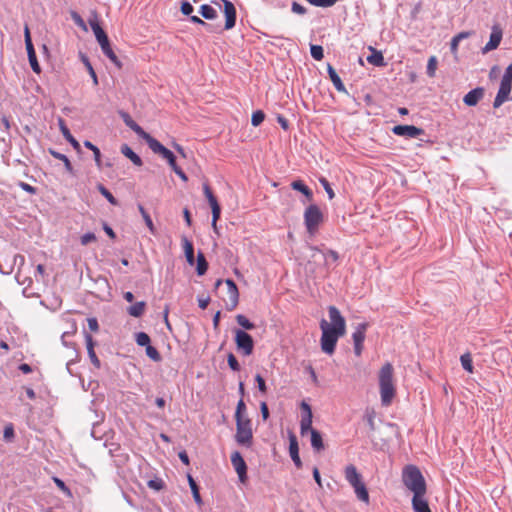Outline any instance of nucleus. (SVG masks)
<instances>
[{"label": "nucleus", "instance_id": "nucleus-1", "mask_svg": "<svg viewBox=\"0 0 512 512\" xmlns=\"http://www.w3.org/2000/svg\"><path fill=\"white\" fill-rule=\"evenodd\" d=\"M330 323L325 319L320 322L322 331L321 349L326 354H333L337 341L346 333V322L340 311L335 306L328 308Z\"/></svg>", "mask_w": 512, "mask_h": 512}, {"label": "nucleus", "instance_id": "nucleus-2", "mask_svg": "<svg viewBox=\"0 0 512 512\" xmlns=\"http://www.w3.org/2000/svg\"><path fill=\"white\" fill-rule=\"evenodd\" d=\"M330 323L325 319L320 322L322 331L321 349L326 354H333L337 341L346 333V322L340 311L335 306L328 308Z\"/></svg>", "mask_w": 512, "mask_h": 512}, {"label": "nucleus", "instance_id": "nucleus-3", "mask_svg": "<svg viewBox=\"0 0 512 512\" xmlns=\"http://www.w3.org/2000/svg\"><path fill=\"white\" fill-rule=\"evenodd\" d=\"M379 392L383 406H389L395 395L396 386L394 383V368L390 362H386L378 373Z\"/></svg>", "mask_w": 512, "mask_h": 512}, {"label": "nucleus", "instance_id": "nucleus-4", "mask_svg": "<svg viewBox=\"0 0 512 512\" xmlns=\"http://www.w3.org/2000/svg\"><path fill=\"white\" fill-rule=\"evenodd\" d=\"M404 486L414 494L427 493V484L420 469L415 465H406L402 470Z\"/></svg>", "mask_w": 512, "mask_h": 512}, {"label": "nucleus", "instance_id": "nucleus-5", "mask_svg": "<svg viewBox=\"0 0 512 512\" xmlns=\"http://www.w3.org/2000/svg\"><path fill=\"white\" fill-rule=\"evenodd\" d=\"M344 473L345 479L354 488V492L357 498L360 501L368 504L369 493L367 491L365 484L362 481L361 474L357 471V468L353 464H350L346 466Z\"/></svg>", "mask_w": 512, "mask_h": 512}, {"label": "nucleus", "instance_id": "nucleus-6", "mask_svg": "<svg viewBox=\"0 0 512 512\" xmlns=\"http://www.w3.org/2000/svg\"><path fill=\"white\" fill-rule=\"evenodd\" d=\"M324 221V214L316 204H310L304 211V223L310 235H315Z\"/></svg>", "mask_w": 512, "mask_h": 512}, {"label": "nucleus", "instance_id": "nucleus-7", "mask_svg": "<svg viewBox=\"0 0 512 512\" xmlns=\"http://www.w3.org/2000/svg\"><path fill=\"white\" fill-rule=\"evenodd\" d=\"M512 87V63L506 68L505 73L501 79L498 93L494 99V108L500 107L506 100H508Z\"/></svg>", "mask_w": 512, "mask_h": 512}, {"label": "nucleus", "instance_id": "nucleus-8", "mask_svg": "<svg viewBox=\"0 0 512 512\" xmlns=\"http://www.w3.org/2000/svg\"><path fill=\"white\" fill-rule=\"evenodd\" d=\"M235 343L237 349L240 350L245 356H249L253 353L254 341L251 335H249L247 332L241 329H236Z\"/></svg>", "mask_w": 512, "mask_h": 512}, {"label": "nucleus", "instance_id": "nucleus-9", "mask_svg": "<svg viewBox=\"0 0 512 512\" xmlns=\"http://www.w3.org/2000/svg\"><path fill=\"white\" fill-rule=\"evenodd\" d=\"M148 146L155 154H158L163 159H165L172 170H175L177 167H179L176 163L173 152L163 146L157 139L154 138Z\"/></svg>", "mask_w": 512, "mask_h": 512}, {"label": "nucleus", "instance_id": "nucleus-10", "mask_svg": "<svg viewBox=\"0 0 512 512\" xmlns=\"http://www.w3.org/2000/svg\"><path fill=\"white\" fill-rule=\"evenodd\" d=\"M230 459H231V464L238 475L239 481L241 483L245 484L248 480L247 465H246V462L244 461L242 455L240 454V452L234 451L231 454Z\"/></svg>", "mask_w": 512, "mask_h": 512}, {"label": "nucleus", "instance_id": "nucleus-11", "mask_svg": "<svg viewBox=\"0 0 512 512\" xmlns=\"http://www.w3.org/2000/svg\"><path fill=\"white\" fill-rule=\"evenodd\" d=\"M368 328L367 323H360L355 328V331L352 334V339L354 342V352L356 356H360L363 351V343L366 338V330Z\"/></svg>", "mask_w": 512, "mask_h": 512}, {"label": "nucleus", "instance_id": "nucleus-12", "mask_svg": "<svg viewBox=\"0 0 512 512\" xmlns=\"http://www.w3.org/2000/svg\"><path fill=\"white\" fill-rule=\"evenodd\" d=\"M225 284L227 286V295H228V299H224L226 309L228 311H232L236 308V306L238 305V302H239L238 288H237L235 282L231 279H227L225 281Z\"/></svg>", "mask_w": 512, "mask_h": 512}, {"label": "nucleus", "instance_id": "nucleus-13", "mask_svg": "<svg viewBox=\"0 0 512 512\" xmlns=\"http://www.w3.org/2000/svg\"><path fill=\"white\" fill-rule=\"evenodd\" d=\"M392 132L397 136L408 138H416L424 134V130L414 125H396L392 128Z\"/></svg>", "mask_w": 512, "mask_h": 512}, {"label": "nucleus", "instance_id": "nucleus-14", "mask_svg": "<svg viewBox=\"0 0 512 512\" xmlns=\"http://www.w3.org/2000/svg\"><path fill=\"white\" fill-rule=\"evenodd\" d=\"M224 5V15H225V29L230 30L235 26L236 23V8L234 4L229 0H221Z\"/></svg>", "mask_w": 512, "mask_h": 512}, {"label": "nucleus", "instance_id": "nucleus-15", "mask_svg": "<svg viewBox=\"0 0 512 512\" xmlns=\"http://www.w3.org/2000/svg\"><path fill=\"white\" fill-rule=\"evenodd\" d=\"M124 123L132 129L139 137L146 141L149 145L154 139L149 133L145 132L131 117L129 114L124 113L122 115Z\"/></svg>", "mask_w": 512, "mask_h": 512}, {"label": "nucleus", "instance_id": "nucleus-16", "mask_svg": "<svg viewBox=\"0 0 512 512\" xmlns=\"http://www.w3.org/2000/svg\"><path fill=\"white\" fill-rule=\"evenodd\" d=\"M235 441L238 445L250 448L253 445V430L236 429Z\"/></svg>", "mask_w": 512, "mask_h": 512}, {"label": "nucleus", "instance_id": "nucleus-17", "mask_svg": "<svg viewBox=\"0 0 512 512\" xmlns=\"http://www.w3.org/2000/svg\"><path fill=\"white\" fill-rule=\"evenodd\" d=\"M412 508L414 512H431L426 493H416L413 495Z\"/></svg>", "mask_w": 512, "mask_h": 512}, {"label": "nucleus", "instance_id": "nucleus-18", "mask_svg": "<svg viewBox=\"0 0 512 512\" xmlns=\"http://www.w3.org/2000/svg\"><path fill=\"white\" fill-rule=\"evenodd\" d=\"M502 40V30L498 26H494L492 28V32L490 34V39L488 43L482 49L483 53H487L496 49Z\"/></svg>", "mask_w": 512, "mask_h": 512}, {"label": "nucleus", "instance_id": "nucleus-19", "mask_svg": "<svg viewBox=\"0 0 512 512\" xmlns=\"http://www.w3.org/2000/svg\"><path fill=\"white\" fill-rule=\"evenodd\" d=\"M203 193L211 207L212 214L215 213V216H217L218 213H221V207L211 187L207 182L203 183Z\"/></svg>", "mask_w": 512, "mask_h": 512}, {"label": "nucleus", "instance_id": "nucleus-20", "mask_svg": "<svg viewBox=\"0 0 512 512\" xmlns=\"http://www.w3.org/2000/svg\"><path fill=\"white\" fill-rule=\"evenodd\" d=\"M484 96V89L482 87H477L471 91H469L463 98V102L467 106H476L478 102L483 98Z\"/></svg>", "mask_w": 512, "mask_h": 512}, {"label": "nucleus", "instance_id": "nucleus-21", "mask_svg": "<svg viewBox=\"0 0 512 512\" xmlns=\"http://www.w3.org/2000/svg\"><path fill=\"white\" fill-rule=\"evenodd\" d=\"M311 258L314 259L315 261L323 260L326 263H328L329 260H331L332 262H337L339 259V255L334 250H329L327 253H323L318 248H312Z\"/></svg>", "mask_w": 512, "mask_h": 512}, {"label": "nucleus", "instance_id": "nucleus-22", "mask_svg": "<svg viewBox=\"0 0 512 512\" xmlns=\"http://www.w3.org/2000/svg\"><path fill=\"white\" fill-rule=\"evenodd\" d=\"M289 453L296 467L300 468L302 466V462L299 457V447L297 438L293 433L289 435Z\"/></svg>", "mask_w": 512, "mask_h": 512}, {"label": "nucleus", "instance_id": "nucleus-23", "mask_svg": "<svg viewBox=\"0 0 512 512\" xmlns=\"http://www.w3.org/2000/svg\"><path fill=\"white\" fill-rule=\"evenodd\" d=\"M327 72H328L329 78H330L331 82L333 83L335 89L338 92H346V88H345L341 78L339 77V75L337 74L335 69L330 64H328Z\"/></svg>", "mask_w": 512, "mask_h": 512}, {"label": "nucleus", "instance_id": "nucleus-24", "mask_svg": "<svg viewBox=\"0 0 512 512\" xmlns=\"http://www.w3.org/2000/svg\"><path fill=\"white\" fill-rule=\"evenodd\" d=\"M85 340H86V346H87V351H88V355L91 359V362L96 366V367H99L100 366V361L98 359V357L96 356V353L94 351V342H93V338L90 334H86L85 335Z\"/></svg>", "mask_w": 512, "mask_h": 512}, {"label": "nucleus", "instance_id": "nucleus-25", "mask_svg": "<svg viewBox=\"0 0 512 512\" xmlns=\"http://www.w3.org/2000/svg\"><path fill=\"white\" fill-rule=\"evenodd\" d=\"M26 50H27L28 59H29V63H30V66H31L32 70L36 74H40L41 67H40V65L38 63L34 46L33 45L26 46Z\"/></svg>", "mask_w": 512, "mask_h": 512}, {"label": "nucleus", "instance_id": "nucleus-26", "mask_svg": "<svg viewBox=\"0 0 512 512\" xmlns=\"http://www.w3.org/2000/svg\"><path fill=\"white\" fill-rule=\"evenodd\" d=\"M183 249L186 256V260L190 265L194 264V247L191 241H189L186 237L182 238Z\"/></svg>", "mask_w": 512, "mask_h": 512}, {"label": "nucleus", "instance_id": "nucleus-27", "mask_svg": "<svg viewBox=\"0 0 512 512\" xmlns=\"http://www.w3.org/2000/svg\"><path fill=\"white\" fill-rule=\"evenodd\" d=\"M292 189L301 192L306 198L311 201L313 198L312 191L301 180H296L291 183Z\"/></svg>", "mask_w": 512, "mask_h": 512}, {"label": "nucleus", "instance_id": "nucleus-28", "mask_svg": "<svg viewBox=\"0 0 512 512\" xmlns=\"http://www.w3.org/2000/svg\"><path fill=\"white\" fill-rule=\"evenodd\" d=\"M146 309V303L144 301L136 302L128 308V314L132 317H141Z\"/></svg>", "mask_w": 512, "mask_h": 512}, {"label": "nucleus", "instance_id": "nucleus-29", "mask_svg": "<svg viewBox=\"0 0 512 512\" xmlns=\"http://www.w3.org/2000/svg\"><path fill=\"white\" fill-rule=\"evenodd\" d=\"M121 152L128 159H130L136 166H141L142 165L141 158L128 145H123L121 147Z\"/></svg>", "mask_w": 512, "mask_h": 512}, {"label": "nucleus", "instance_id": "nucleus-30", "mask_svg": "<svg viewBox=\"0 0 512 512\" xmlns=\"http://www.w3.org/2000/svg\"><path fill=\"white\" fill-rule=\"evenodd\" d=\"M101 50L118 69L122 68L123 64L113 51L111 44L109 46L101 48Z\"/></svg>", "mask_w": 512, "mask_h": 512}, {"label": "nucleus", "instance_id": "nucleus-31", "mask_svg": "<svg viewBox=\"0 0 512 512\" xmlns=\"http://www.w3.org/2000/svg\"><path fill=\"white\" fill-rule=\"evenodd\" d=\"M310 434L312 447L317 451L324 449L323 439L319 431H317L316 429L311 430Z\"/></svg>", "mask_w": 512, "mask_h": 512}, {"label": "nucleus", "instance_id": "nucleus-32", "mask_svg": "<svg viewBox=\"0 0 512 512\" xmlns=\"http://www.w3.org/2000/svg\"><path fill=\"white\" fill-rule=\"evenodd\" d=\"M89 24H90V27H91L92 31L94 32L96 40H98L99 38H101L104 35H106L105 31L102 29V27L99 24V21L97 19V15H94L93 18L89 19Z\"/></svg>", "mask_w": 512, "mask_h": 512}, {"label": "nucleus", "instance_id": "nucleus-33", "mask_svg": "<svg viewBox=\"0 0 512 512\" xmlns=\"http://www.w3.org/2000/svg\"><path fill=\"white\" fill-rule=\"evenodd\" d=\"M59 126H60V130H61L63 136L65 137V139L68 140L74 147L78 148L79 147L78 141L72 136L69 129L65 125V122L63 119H59Z\"/></svg>", "mask_w": 512, "mask_h": 512}, {"label": "nucleus", "instance_id": "nucleus-34", "mask_svg": "<svg viewBox=\"0 0 512 512\" xmlns=\"http://www.w3.org/2000/svg\"><path fill=\"white\" fill-rule=\"evenodd\" d=\"M200 14L207 20H214L217 18V11L210 5L204 4L200 7Z\"/></svg>", "mask_w": 512, "mask_h": 512}, {"label": "nucleus", "instance_id": "nucleus-35", "mask_svg": "<svg viewBox=\"0 0 512 512\" xmlns=\"http://www.w3.org/2000/svg\"><path fill=\"white\" fill-rule=\"evenodd\" d=\"M208 269V263L203 253L199 252L197 255V274L204 275Z\"/></svg>", "mask_w": 512, "mask_h": 512}, {"label": "nucleus", "instance_id": "nucleus-36", "mask_svg": "<svg viewBox=\"0 0 512 512\" xmlns=\"http://www.w3.org/2000/svg\"><path fill=\"white\" fill-rule=\"evenodd\" d=\"M236 429H252V421L248 415L235 417Z\"/></svg>", "mask_w": 512, "mask_h": 512}, {"label": "nucleus", "instance_id": "nucleus-37", "mask_svg": "<svg viewBox=\"0 0 512 512\" xmlns=\"http://www.w3.org/2000/svg\"><path fill=\"white\" fill-rule=\"evenodd\" d=\"M188 482H189V486L191 488L195 502L199 505L202 504V499H201V496L199 493L198 485L196 484L195 480L193 479V477L191 475H188Z\"/></svg>", "mask_w": 512, "mask_h": 512}, {"label": "nucleus", "instance_id": "nucleus-38", "mask_svg": "<svg viewBox=\"0 0 512 512\" xmlns=\"http://www.w3.org/2000/svg\"><path fill=\"white\" fill-rule=\"evenodd\" d=\"M84 145L86 148H88L92 151V154H94V159H95L96 165L98 166V168H101L102 162H101V153H100L99 148L97 146H95L94 144H92L90 141H85Z\"/></svg>", "mask_w": 512, "mask_h": 512}, {"label": "nucleus", "instance_id": "nucleus-39", "mask_svg": "<svg viewBox=\"0 0 512 512\" xmlns=\"http://www.w3.org/2000/svg\"><path fill=\"white\" fill-rule=\"evenodd\" d=\"M312 418L309 416H302L300 421V432L301 435H305L307 432H310L311 430H314L312 428Z\"/></svg>", "mask_w": 512, "mask_h": 512}, {"label": "nucleus", "instance_id": "nucleus-40", "mask_svg": "<svg viewBox=\"0 0 512 512\" xmlns=\"http://www.w3.org/2000/svg\"><path fill=\"white\" fill-rule=\"evenodd\" d=\"M462 367L469 373H473V362L470 353H464L460 357Z\"/></svg>", "mask_w": 512, "mask_h": 512}, {"label": "nucleus", "instance_id": "nucleus-41", "mask_svg": "<svg viewBox=\"0 0 512 512\" xmlns=\"http://www.w3.org/2000/svg\"><path fill=\"white\" fill-rule=\"evenodd\" d=\"M368 62L375 65V66H383L384 65V58L381 52H378L376 50H373V54L368 56L367 58Z\"/></svg>", "mask_w": 512, "mask_h": 512}, {"label": "nucleus", "instance_id": "nucleus-42", "mask_svg": "<svg viewBox=\"0 0 512 512\" xmlns=\"http://www.w3.org/2000/svg\"><path fill=\"white\" fill-rule=\"evenodd\" d=\"M97 188L98 191L108 200L110 204L114 206L118 205V201L106 187H104L102 184H99Z\"/></svg>", "mask_w": 512, "mask_h": 512}, {"label": "nucleus", "instance_id": "nucleus-43", "mask_svg": "<svg viewBox=\"0 0 512 512\" xmlns=\"http://www.w3.org/2000/svg\"><path fill=\"white\" fill-rule=\"evenodd\" d=\"M236 321L244 329L252 330L255 328V325L246 316L242 314L236 316Z\"/></svg>", "mask_w": 512, "mask_h": 512}, {"label": "nucleus", "instance_id": "nucleus-44", "mask_svg": "<svg viewBox=\"0 0 512 512\" xmlns=\"http://www.w3.org/2000/svg\"><path fill=\"white\" fill-rule=\"evenodd\" d=\"M265 119V114L262 110H256L252 113L251 124L254 127L259 126Z\"/></svg>", "mask_w": 512, "mask_h": 512}, {"label": "nucleus", "instance_id": "nucleus-45", "mask_svg": "<svg viewBox=\"0 0 512 512\" xmlns=\"http://www.w3.org/2000/svg\"><path fill=\"white\" fill-rule=\"evenodd\" d=\"M437 58L435 56H431L428 60V64H427V74L429 77H434L435 76V72H436V69H437Z\"/></svg>", "mask_w": 512, "mask_h": 512}, {"label": "nucleus", "instance_id": "nucleus-46", "mask_svg": "<svg viewBox=\"0 0 512 512\" xmlns=\"http://www.w3.org/2000/svg\"><path fill=\"white\" fill-rule=\"evenodd\" d=\"M146 355L155 362L161 360V355L158 350L150 344L146 346Z\"/></svg>", "mask_w": 512, "mask_h": 512}, {"label": "nucleus", "instance_id": "nucleus-47", "mask_svg": "<svg viewBox=\"0 0 512 512\" xmlns=\"http://www.w3.org/2000/svg\"><path fill=\"white\" fill-rule=\"evenodd\" d=\"M310 52L311 56L317 61L322 60L324 57L323 48L320 45H311Z\"/></svg>", "mask_w": 512, "mask_h": 512}, {"label": "nucleus", "instance_id": "nucleus-48", "mask_svg": "<svg viewBox=\"0 0 512 512\" xmlns=\"http://www.w3.org/2000/svg\"><path fill=\"white\" fill-rule=\"evenodd\" d=\"M311 5L317 6V7H331L335 5L338 0H306Z\"/></svg>", "mask_w": 512, "mask_h": 512}, {"label": "nucleus", "instance_id": "nucleus-49", "mask_svg": "<svg viewBox=\"0 0 512 512\" xmlns=\"http://www.w3.org/2000/svg\"><path fill=\"white\" fill-rule=\"evenodd\" d=\"M136 343L139 346H148L150 344V337L145 332H139L136 334Z\"/></svg>", "mask_w": 512, "mask_h": 512}, {"label": "nucleus", "instance_id": "nucleus-50", "mask_svg": "<svg viewBox=\"0 0 512 512\" xmlns=\"http://www.w3.org/2000/svg\"><path fill=\"white\" fill-rule=\"evenodd\" d=\"M147 485L150 489L155 490V491H160L165 486L164 481L160 478H155V479L149 480Z\"/></svg>", "mask_w": 512, "mask_h": 512}, {"label": "nucleus", "instance_id": "nucleus-51", "mask_svg": "<svg viewBox=\"0 0 512 512\" xmlns=\"http://www.w3.org/2000/svg\"><path fill=\"white\" fill-rule=\"evenodd\" d=\"M53 481L54 483L56 484V486L63 492L65 493L68 497H72V492L71 490L66 486V484L58 477H54L53 478Z\"/></svg>", "mask_w": 512, "mask_h": 512}, {"label": "nucleus", "instance_id": "nucleus-52", "mask_svg": "<svg viewBox=\"0 0 512 512\" xmlns=\"http://www.w3.org/2000/svg\"><path fill=\"white\" fill-rule=\"evenodd\" d=\"M246 415H248L246 404H245L243 398H241L238 401L237 406H236L235 417L246 416Z\"/></svg>", "mask_w": 512, "mask_h": 512}, {"label": "nucleus", "instance_id": "nucleus-53", "mask_svg": "<svg viewBox=\"0 0 512 512\" xmlns=\"http://www.w3.org/2000/svg\"><path fill=\"white\" fill-rule=\"evenodd\" d=\"M319 182L325 189L326 193L328 194L329 199L332 200L335 197V193H334L333 189L331 188L328 180L326 178L322 177L319 179Z\"/></svg>", "mask_w": 512, "mask_h": 512}, {"label": "nucleus", "instance_id": "nucleus-54", "mask_svg": "<svg viewBox=\"0 0 512 512\" xmlns=\"http://www.w3.org/2000/svg\"><path fill=\"white\" fill-rule=\"evenodd\" d=\"M375 417L376 413L374 410H367L365 414V419L367 421V424L369 425V428L373 431L375 430Z\"/></svg>", "mask_w": 512, "mask_h": 512}, {"label": "nucleus", "instance_id": "nucleus-55", "mask_svg": "<svg viewBox=\"0 0 512 512\" xmlns=\"http://www.w3.org/2000/svg\"><path fill=\"white\" fill-rule=\"evenodd\" d=\"M227 362H228L229 367H230L233 371H239V370H240L239 362H238V360L236 359V357L234 356V354H232V353H229V354H228V356H227Z\"/></svg>", "mask_w": 512, "mask_h": 512}, {"label": "nucleus", "instance_id": "nucleus-56", "mask_svg": "<svg viewBox=\"0 0 512 512\" xmlns=\"http://www.w3.org/2000/svg\"><path fill=\"white\" fill-rule=\"evenodd\" d=\"M97 240L96 235L92 232L86 233L81 236L80 242L82 245L86 246L91 242H95Z\"/></svg>", "mask_w": 512, "mask_h": 512}, {"label": "nucleus", "instance_id": "nucleus-57", "mask_svg": "<svg viewBox=\"0 0 512 512\" xmlns=\"http://www.w3.org/2000/svg\"><path fill=\"white\" fill-rule=\"evenodd\" d=\"M71 17H72V19L74 20L75 24L78 27H80L84 31H87V26H86L84 20L82 19V17L77 12H72L71 13Z\"/></svg>", "mask_w": 512, "mask_h": 512}, {"label": "nucleus", "instance_id": "nucleus-58", "mask_svg": "<svg viewBox=\"0 0 512 512\" xmlns=\"http://www.w3.org/2000/svg\"><path fill=\"white\" fill-rule=\"evenodd\" d=\"M255 381L257 382L258 384V389L261 393L265 394L267 392V386H266V383H265V380L264 378L260 375V374H257L255 376Z\"/></svg>", "mask_w": 512, "mask_h": 512}, {"label": "nucleus", "instance_id": "nucleus-59", "mask_svg": "<svg viewBox=\"0 0 512 512\" xmlns=\"http://www.w3.org/2000/svg\"><path fill=\"white\" fill-rule=\"evenodd\" d=\"M84 63H85V66H86V67H87V69H88V72H89L90 76H91V77H92V79H93V83H94L95 85H97V84H98L97 75H96V73H95V71H94V69H93V67H92L91 63L89 62V60H88L87 58H84Z\"/></svg>", "mask_w": 512, "mask_h": 512}, {"label": "nucleus", "instance_id": "nucleus-60", "mask_svg": "<svg viewBox=\"0 0 512 512\" xmlns=\"http://www.w3.org/2000/svg\"><path fill=\"white\" fill-rule=\"evenodd\" d=\"M14 437V428L9 424L4 429V439L10 441Z\"/></svg>", "mask_w": 512, "mask_h": 512}, {"label": "nucleus", "instance_id": "nucleus-61", "mask_svg": "<svg viewBox=\"0 0 512 512\" xmlns=\"http://www.w3.org/2000/svg\"><path fill=\"white\" fill-rule=\"evenodd\" d=\"M301 410L303 412L302 416H309V417H313V414H312V410H311V407L308 403H306L305 401H303L301 403Z\"/></svg>", "mask_w": 512, "mask_h": 512}, {"label": "nucleus", "instance_id": "nucleus-62", "mask_svg": "<svg viewBox=\"0 0 512 512\" xmlns=\"http://www.w3.org/2000/svg\"><path fill=\"white\" fill-rule=\"evenodd\" d=\"M181 12L184 15H190L193 12V6L189 2H182L181 4Z\"/></svg>", "mask_w": 512, "mask_h": 512}, {"label": "nucleus", "instance_id": "nucleus-63", "mask_svg": "<svg viewBox=\"0 0 512 512\" xmlns=\"http://www.w3.org/2000/svg\"><path fill=\"white\" fill-rule=\"evenodd\" d=\"M18 185H19V187H20L22 190H24V191H26V192H28V193H30V194H36V188H35V187H33V186H31L30 184L25 183V182H19V184H18Z\"/></svg>", "mask_w": 512, "mask_h": 512}, {"label": "nucleus", "instance_id": "nucleus-64", "mask_svg": "<svg viewBox=\"0 0 512 512\" xmlns=\"http://www.w3.org/2000/svg\"><path fill=\"white\" fill-rule=\"evenodd\" d=\"M292 11L294 13L302 15V14L306 13V8L304 6H302L301 4L297 3V2H293V4H292Z\"/></svg>", "mask_w": 512, "mask_h": 512}]
</instances>
